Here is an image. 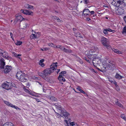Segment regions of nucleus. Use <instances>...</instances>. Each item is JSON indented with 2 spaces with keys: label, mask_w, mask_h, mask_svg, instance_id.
I'll return each mask as SVG.
<instances>
[{
  "label": "nucleus",
  "mask_w": 126,
  "mask_h": 126,
  "mask_svg": "<svg viewBox=\"0 0 126 126\" xmlns=\"http://www.w3.org/2000/svg\"><path fill=\"white\" fill-rule=\"evenodd\" d=\"M22 44V42L20 41H17V42L16 43V44L17 45H20Z\"/></svg>",
  "instance_id": "29"
},
{
  "label": "nucleus",
  "mask_w": 126,
  "mask_h": 126,
  "mask_svg": "<svg viewBox=\"0 0 126 126\" xmlns=\"http://www.w3.org/2000/svg\"><path fill=\"white\" fill-rule=\"evenodd\" d=\"M58 79L60 81L64 82L65 81V79L63 77L62 75H59L58 77Z\"/></svg>",
  "instance_id": "14"
},
{
  "label": "nucleus",
  "mask_w": 126,
  "mask_h": 126,
  "mask_svg": "<svg viewBox=\"0 0 126 126\" xmlns=\"http://www.w3.org/2000/svg\"><path fill=\"white\" fill-rule=\"evenodd\" d=\"M123 78V77L122 76L119 75V79H121Z\"/></svg>",
  "instance_id": "55"
},
{
  "label": "nucleus",
  "mask_w": 126,
  "mask_h": 126,
  "mask_svg": "<svg viewBox=\"0 0 126 126\" xmlns=\"http://www.w3.org/2000/svg\"><path fill=\"white\" fill-rule=\"evenodd\" d=\"M4 102L6 105L9 106L11 103L10 102L6 101H4Z\"/></svg>",
  "instance_id": "32"
},
{
  "label": "nucleus",
  "mask_w": 126,
  "mask_h": 126,
  "mask_svg": "<svg viewBox=\"0 0 126 126\" xmlns=\"http://www.w3.org/2000/svg\"><path fill=\"white\" fill-rule=\"evenodd\" d=\"M84 1V3L85 4H88V3H90V1L89 0H83Z\"/></svg>",
  "instance_id": "40"
},
{
  "label": "nucleus",
  "mask_w": 126,
  "mask_h": 126,
  "mask_svg": "<svg viewBox=\"0 0 126 126\" xmlns=\"http://www.w3.org/2000/svg\"><path fill=\"white\" fill-rule=\"evenodd\" d=\"M32 34L34 39L36 38L37 36L35 34Z\"/></svg>",
  "instance_id": "52"
},
{
  "label": "nucleus",
  "mask_w": 126,
  "mask_h": 126,
  "mask_svg": "<svg viewBox=\"0 0 126 126\" xmlns=\"http://www.w3.org/2000/svg\"><path fill=\"white\" fill-rule=\"evenodd\" d=\"M91 20L90 18L89 17H87L86 19V20L87 21H89Z\"/></svg>",
  "instance_id": "54"
},
{
  "label": "nucleus",
  "mask_w": 126,
  "mask_h": 126,
  "mask_svg": "<svg viewBox=\"0 0 126 126\" xmlns=\"http://www.w3.org/2000/svg\"><path fill=\"white\" fill-rule=\"evenodd\" d=\"M115 88L116 90L118 91H120V89L118 85H117V86H115Z\"/></svg>",
  "instance_id": "39"
},
{
  "label": "nucleus",
  "mask_w": 126,
  "mask_h": 126,
  "mask_svg": "<svg viewBox=\"0 0 126 126\" xmlns=\"http://www.w3.org/2000/svg\"><path fill=\"white\" fill-rule=\"evenodd\" d=\"M14 108L15 109L17 110H20L21 109L20 108H19L17 107L15 105Z\"/></svg>",
  "instance_id": "42"
},
{
  "label": "nucleus",
  "mask_w": 126,
  "mask_h": 126,
  "mask_svg": "<svg viewBox=\"0 0 126 126\" xmlns=\"http://www.w3.org/2000/svg\"><path fill=\"white\" fill-rule=\"evenodd\" d=\"M107 39L105 38L102 37L101 39V42L104 48H106L108 50H110L111 49V47L108 44Z\"/></svg>",
  "instance_id": "2"
},
{
  "label": "nucleus",
  "mask_w": 126,
  "mask_h": 126,
  "mask_svg": "<svg viewBox=\"0 0 126 126\" xmlns=\"http://www.w3.org/2000/svg\"><path fill=\"white\" fill-rule=\"evenodd\" d=\"M60 115L62 117L64 116L65 118L68 117V116L70 115V114L68 113L64 108L60 112Z\"/></svg>",
  "instance_id": "6"
},
{
  "label": "nucleus",
  "mask_w": 126,
  "mask_h": 126,
  "mask_svg": "<svg viewBox=\"0 0 126 126\" xmlns=\"http://www.w3.org/2000/svg\"><path fill=\"white\" fill-rule=\"evenodd\" d=\"M64 121L65 122V125L66 126H69V124L68 123L67 121V120H64Z\"/></svg>",
  "instance_id": "37"
},
{
  "label": "nucleus",
  "mask_w": 126,
  "mask_h": 126,
  "mask_svg": "<svg viewBox=\"0 0 126 126\" xmlns=\"http://www.w3.org/2000/svg\"><path fill=\"white\" fill-rule=\"evenodd\" d=\"M15 16L17 21H20L21 22L24 19V18H23L19 14L16 15Z\"/></svg>",
  "instance_id": "13"
},
{
  "label": "nucleus",
  "mask_w": 126,
  "mask_h": 126,
  "mask_svg": "<svg viewBox=\"0 0 126 126\" xmlns=\"http://www.w3.org/2000/svg\"><path fill=\"white\" fill-rule=\"evenodd\" d=\"M26 75L24 73H23L21 72H17L16 75V77L21 81L25 82L27 79L25 78Z\"/></svg>",
  "instance_id": "1"
},
{
  "label": "nucleus",
  "mask_w": 126,
  "mask_h": 126,
  "mask_svg": "<svg viewBox=\"0 0 126 126\" xmlns=\"http://www.w3.org/2000/svg\"><path fill=\"white\" fill-rule=\"evenodd\" d=\"M77 89L79 90V91H80V90H81V89H80V87L78 86V87L77 88Z\"/></svg>",
  "instance_id": "60"
},
{
  "label": "nucleus",
  "mask_w": 126,
  "mask_h": 126,
  "mask_svg": "<svg viewBox=\"0 0 126 126\" xmlns=\"http://www.w3.org/2000/svg\"><path fill=\"white\" fill-rule=\"evenodd\" d=\"M48 45L49 46H51L52 47H53L54 46V44L52 43H49L48 44Z\"/></svg>",
  "instance_id": "45"
},
{
  "label": "nucleus",
  "mask_w": 126,
  "mask_h": 126,
  "mask_svg": "<svg viewBox=\"0 0 126 126\" xmlns=\"http://www.w3.org/2000/svg\"><path fill=\"white\" fill-rule=\"evenodd\" d=\"M50 68L54 71V70H56L57 67V65L55 64L54 63H53L52 64L50 65Z\"/></svg>",
  "instance_id": "15"
},
{
  "label": "nucleus",
  "mask_w": 126,
  "mask_h": 126,
  "mask_svg": "<svg viewBox=\"0 0 126 126\" xmlns=\"http://www.w3.org/2000/svg\"><path fill=\"white\" fill-rule=\"evenodd\" d=\"M53 105L58 110V111L60 112L61 110H62L64 109V108H62L61 106L58 103L53 104Z\"/></svg>",
  "instance_id": "10"
},
{
  "label": "nucleus",
  "mask_w": 126,
  "mask_h": 126,
  "mask_svg": "<svg viewBox=\"0 0 126 126\" xmlns=\"http://www.w3.org/2000/svg\"><path fill=\"white\" fill-rule=\"evenodd\" d=\"M5 68L8 69V70H10V71L12 68V67L10 66H9L8 65H6Z\"/></svg>",
  "instance_id": "26"
},
{
  "label": "nucleus",
  "mask_w": 126,
  "mask_h": 126,
  "mask_svg": "<svg viewBox=\"0 0 126 126\" xmlns=\"http://www.w3.org/2000/svg\"><path fill=\"white\" fill-rule=\"evenodd\" d=\"M85 11H88V12H90V11L88 9H84L83 11V13L82 14V16H86V13L85 12Z\"/></svg>",
  "instance_id": "21"
},
{
  "label": "nucleus",
  "mask_w": 126,
  "mask_h": 126,
  "mask_svg": "<svg viewBox=\"0 0 126 126\" xmlns=\"http://www.w3.org/2000/svg\"><path fill=\"white\" fill-rule=\"evenodd\" d=\"M95 51L93 50V49L91 50L90 51L88 52L86 54L88 58L90 60H92L91 58H94V55H95V54H94Z\"/></svg>",
  "instance_id": "5"
},
{
  "label": "nucleus",
  "mask_w": 126,
  "mask_h": 126,
  "mask_svg": "<svg viewBox=\"0 0 126 126\" xmlns=\"http://www.w3.org/2000/svg\"><path fill=\"white\" fill-rule=\"evenodd\" d=\"M75 125V122H74L70 123V126H73Z\"/></svg>",
  "instance_id": "41"
},
{
  "label": "nucleus",
  "mask_w": 126,
  "mask_h": 126,
  "mask_svg": "<svg viewBox=\"0 0 126 126\" xmlns=\"http://www.w3.org/2000/svg\"><path fill=\"white\" fill-rule=\"evenodd\" d=\"M44 50L45 51H47L49 50V48H44Z\"/></svg>",
  "instance_id": "56"
},
{
  "label": "nucleus",
  "mask_w": 126,
  "mask_h": 126,
  "mask_svg": "<svg viewBox=\"0 0 126 126\" xmlns=\"http://www.w3.org/2000/svg\"><path fill=\"white\" fill-rule=\"evenodd\" d=\"M3 126H14V125L11 123L7 122L4 124Z\"/></svg>",
  "instance_id": "20"
},
{
  "label": "nucleus",
  "mask_w": 126,
  "mask_h": 126,
  "mask_svg": "<svg viewBox=\"0 0 126 126\" xmlns=\"http://www.w3.org/2000/svg\"><path fill=\"white\" fill-rule=\"evenodd\" d=\"M61 50L63 51V50L65 48L63 46H61L60 48Z\"/></svg>",
  "instance_id": "44"
},
{
  "label": "nucleus",
  "mask_w": 126,
  "mask_h": 126,
  "mask_svg": "<svg viewBox=\"0 0 126 126\" xmlns=\"http://www.w3.org/2000/svg\"><path fill=\"white\" fill-rule=\"evenodd\" d=\"M13 56L15 57H17V56H21V55L19 54H17L15 52H13Z\"/></svg>",
  "instance_id": "30"
},
{
  "label": "nucleus",
  "mask_w": 126,
  "mask_h": 126,
  "mask_svg": "<svg viewBox=\"0 0 126 126\" xmlns=\"http://www.w3.org/2000/svg\"><path fill=\"white\" fill-rule=\"evenodd\" d=\"M97 68L100 71L102 72H103V68H102L101 69H100L99 68Z\"/></svg>",
  "instance_id": "53"
},
{
  "label": "nucleus",
  "mask_w": 126,
  "mask_h": 126,
  "mask_svg": "<svg viewBox=\"0 0 126 126\" xmlns=\"http://www.w3.org/2000/svg\"><path fill=\"white\" fill-rule=\"evenodd\" d=\"M53 72V71L50 68H47L44 70L43 72H44V74L46 77L48 75V74H50L51 73Z\"/></svg>",
  "instance_id": "8"
},
{
  "label": "nucleus",
  "mask_w": 126,
  "mask_h": 126,
  "mask_svg": "<svg viewBox=\"0 0 126 126\" xmlns=\"http://www.w3.org/2000/svg\"><path fill=\"white\" fill-rule=\"evenodd\" d=\"M44 61V59H42L40 60L39 63H42Z\"/></svg>",
  "instance_id": "48"
},
{
  "label": "nucleus",
  "mask_w": 126,
  "mask_h": 126,
  "mask_svg": "<svg viewBox=\"0 0 126 126\" xmlns=\"http://www.w3.org/2000/svg\"><path fill=\"white\" fill-rule=\"evenodd\" d=\"M49 99L50 100L52 101H56L57 100V99L56 97L53 96H50Z\"/></svg>",
  "instance_id": "24"
},
{
  "label": "nucleus",
  "mask_w": 126,
  "mask_h": 126,
  "mask_svg": "<svg viewBox=\"0 0 126 126\" xmlns=\"http://www.w3.org/2000/svg\"><path fill=\"white\" fill-rule=\"evenodd\" d=\"M74 34H75V35L76 37H79L80 38H83V36L81 35L80 33L79 32H74Z\"/></svg>",
  "instance_id": "17"
},
{
  "label": "nucleus",
  "mask_w": 126,
  "mask_h": 126,
  "mask_svg": "<svg viewBox=\"0 0 126 126\" xmlns=\"http://www.w3.org/2000/svg\"><path fill=\"white\" fill-rule=\"evenodd\" d=\"M10 71L5 68L4 70V72L5 73L7 74L9 73Z\"/></svg>",
  "instance_id": "31"
},
{
  "label": "nucleus",
  "mask_w": 126,
  "mask_h": 126,
  "mask_svg": "<svg viewBox=\"0 0 126 126\" xmlns=\"http://www.w3.org/2000/svg\"><path fill=\"white\" fill-rule=\"evenodd\" d=\"M107 29H104L103 31V33L105 35H106L108 34V31H107Z\"/></svg>",
  "instance_id": "38"
},
{
  "label": "nucleus",
  "mask_w": 126,
  "mask_h": 126,
  "mask_svg": "<svg viewBox=\"0 0 126 126\" xmlns=\"http://www.w3.org/2000/svg\"><path fill=\"white\" fill-rule=\"evenodd\" d=\"M39 64L42 67H44L45 66L44 64L43 63H39Z\"/></svg>",
  "instance_id": "46"
},
{
  "label": "nucleus",
  "mask_w": 126,
  "mask_h": 126,
  "mask_svg": "<svg viewBox=\"0 0 126 126\" xmlns=\"http://www.w3.org/2000/svg\"><path fill=\"white\" fill-rule=\"evenodd\" d=\"M66 72L65 71H62L60 73L59 75H62L63 76H64V75L66 74Z\"/></svg>",
  "instance_id": "33"
},
{
  "label": "nucleus",
  "mask_w": 126,
  "mask_h": 126,
  "mask_svg": "<svg viewBox=\"0 0 126 126\" xmlns=\"http://www.w3.org/2000/svg\"><path fill=\"white\" fill-rule=\"evenodd\" d=\"M112 5L117 7H119L121 5L122 6H120V7H123L122 4L124 3L120 0H113L112 1ZM121 9V8H120L118 9V12H120L119 10Z\"/></svg>",
  "instance_id": "3"
},
{
  "label": "nucleus",
  "mask_w": 126,
  "mask_h": 126,
  "mask_svg": "<svg viewBox=\"0 0 126 126\" xmlns=\"http://www.w3.org/2000/svg\"><path fill=\"white\" fill-rule=\"evenodd\" d=\"M93 64L94 66H95L94 64H98L100 63L101 61V60L99 58L95 57L94 56L92 60Z\"/></svg>",
  "instance_id": "7"
},
{
  "label": "nucleus",
  "mask_w": 126,
  "mask_h": 126,
  "mask_svg": "<svg viewBox=\"0 0 126 126\" xmlns=\"http://www.w3.org/2000/svg\"><path fill=\"white\" fill-rule=\"evenodd\" d=\"M78 59L77 61L79 62L80 63L82 64L83 63V62L82 60L79 58V57H78Z\"/></svg>",
  "instance_id": "36"
},
{
  "label": "nucleus",
  "mask_w": 126,
  "mask_h": 126,
  "mask_svg": "<svg viewBox=\"0 0 126 126\" xmlns=\"http://www.w3.org/2000/svg\"><path fill=\"white\" fill-rule=\"evenodd\" d=\"M115 103L117 105L120 107L123 108V105L119 103L118 101L115 102Z\"/></svg>",
  "instance_id": "25"
},
{
  "label": "nucleus",
  "mask_w": 126,
  "mask_h": 126,
  "mask_svg": "<svg viewBox=\"0 0 126 126\" xmlns=\"http://www.w3.org/2000/svg\"><path fill=\"white\" fill-rule=\"evenodd\" d=\"M80 91L81 92V93H83V94L85 93V92H84V91L82 89H81V90H80Z\"/></svg>",
  "instance_id": "58"
},
{
  "label": "nucleus",
  "mask_w": 126,
  "mask_h": 126,
  "mask_svg": "<svg viewBox=\"0 0 126 126\" xmlns=\"http://www.w3.org/2000/svg\"><path fill=\"white\" fill-rule=\"evenodd\" d=\"M0 68L3 69L5 65V63L4 62V60L2 58L0 60Z\"/></svg>",
  "instance_id": "11"
},
{
  "label": "nucleus",
  "mask_w": 126,
  "mask_h": 126,
  "mask_svg": "<svg viewBox=\"0 0 126 126\" xmlns=\"http://www.w3.org/2000/svg\"><path fill=\"white\" fill-rule=\"evenodd\" d=\"M63 51L67 53H71L72 52V51L70 49H68L65 48Z\"/></svg>",
  "instance_id": "23"
},
{
  "label": "nucleus",
  "mask_w": 126,
  "mask_h": 126,
  "mask_svg": "<svg viewBox=\"0 0 126 126\" xmlns=\"http://www.w3.org/2000/svg\"><path fill=\"white\" fill-rule=\"evenodd\" d=\"M31 95H33V96H35L34 95V94L33 93L31 92H29V93Z\"/></svg>",
  "instance_id": "62"
},
{
  "label": "nucleus",
  "mask_w": 126,
  "mask_h": 126,
  "mask_svg": "<svg viewBox=\"0 0 126 126\" xmlns=\"http://www.w3.org/2000/svg\"><path fill=\"white\" fill-rule=\"evenodd\" d=\"M115 67H116L115 65L114 64L112 63L111 69L112 70L114 69L115 68Z\"/></svg>",
  "instance_id": "34"
},
{
  "label": "nucleus",
  "mask_w": 126,
  "mask_h": 126,
  "mask_svg": "<svg viewBox=\"0 0 126 126\" xmlns=\"http://www.w3.org/2000/svg\"><path fill=\"white\" fill-rule=\"evenodd\" d=\"M44 74V72H43V73L40 72H38V75L42 78H44L46 77Z\"/></svg>",
  "instance_id": "22"
},
{
  "label": "nucleus",
  "mask_w": 126,
  "mask_h": 126,
  "mask_svg": "<svg viewBox=\"0 0 126 126\" xmlns=\"http://www.w3.org/2000/svg\"><path fill=\"white\" fill-rule=\"evenodd\" d=\"M111 49H112V51H113L116 53L120 54H122L121 52L118 49H115L114 48H111Z\"/></svg>",
  "instance_id": "19"
},
{
  "label": "nucleus",
  "mask_w": 126,
  "mask_h": 126,
  "mask_svg": "<svg viewBox=\"0 0 126 126\" xmlns=\"http://www.w3.org/2000/svg\"><path fill=\"white\" fill-rule=\"evenodd\" d=\"M113 83L115 84V86H117V82L116 81H114Z\"/></svg>",
  "instance_id": "61"
},
{
  "label": "nucleus",
  "mask_w": 126,
  "mask_h": 126,
  "mask_svg": "<svg viewBox=\"0 0 126 126\" xmlns=\"http://www.w3.org/2000/svg\"><path fill=\"white\" fill-rule=\"evenodd\" d=\"M107 29V31L110 32H115V30H112L109 28Z\"/></svg>",
  "instance_id": "35"
},
{
  "label": "nucleus",
  "mask_w": 126,
  "mask_h": 126,
  "mask_svg": "<svg viewBox=\"0 0 126 126\" xmlns=\"http://www.w3.org/2000/svg\"><path fill=\"white\" fill-rule=\"evenodd\" d=\"M2 57L7 59L9 60L10 57L8 56V54L7 52L4 51L2 54Z\"/></svg>",
  "instance_id": "12"
},
{
  "label": "nucleus",
  "mask_w": 126,
  "mask_h": 126,
  "mask_svg": "<svg viewBox=\"0 0 126 126\" xmlns=\"http://www.w3.org/2000/svg\"><path fill=\"white\" fill-rule=\"evenodd\" d=\"M20 12L21 13H23V14L28 15L32 16L33 12L30 11L29 10H23L21 9L20 10Z\"/></svg>",
  "instance_id": "9"
},
{
  "label": "nucleus",
  "mask_w": 126,
  "mask_h": 126,
  "mask_svg": "<svg viewBox=\"0 0 126 126\" xmlns=\"http://www.w3.org/2000/svg\"><path fill=\"white\" fill-rule=\"evenodd\" d=\"M94 50L93 49V50H94V51H95H95L97 50L98 49V48H97V47H94Z\"/></svg>",
  "instance_id": "63"
},
{
  "label": "nucleus",
  "mask_w": 126,
  "mask_h": 126,
  "mask_svg": "<svg viewBox=\"0 0 126 126\" xmlns=\"http://www.w3.org/2000/svg\"><path fill=\"white\" fill-rule=\"evenodd\" d=\"M121 1L124 3L122 4L123 7H126V0H122Z\"/></svg>",
  "instance_id": "27"
},
{
  "label": "nucleus",
  "mask_w": 126,
  "mask_h": 126,
  "mask_svg": "<svg viewBox=\"0 0 126 126\" xmlns=\"http://www.w3.org/2000/svg\"><path fill=\"white\" fill-rule=\"evenodd\" d=\"M122 34H124L126 32V26H125L123 28L122 31Z\"/></svg>",
  "instance_id": "28"
},
{
  "label": "nucleus",
  "mask_w": 126,
  "mask_h": 126,
  "mask_svg": "<svg viewBox=\"0 0 126 126\" xmlns=\"http://www.w3.org/2000/svg\"><path fill=\"white\" fill-rule=\"evenodd\" d=\"M14 105H13L11 103H10V104L9 106L14 108Z\"/></svg>",
  "instance_id": "50"
},
{
  "label": "nucleus",
  "mask_w": 126,
  "mask_h": 126,
  "mask_svg": "<svg viewBox=\"0 0 126 126\" xmlns=\"http://www.w3.org/2000/svg\"><path fill=\"white\" fill-rule=\"evenodd\" d=\"M119 74H118V73H117L116 74L115 77L117 79H119Z\"/></svg>",
  "instance_id": "43"
},
{
  "label": "nucleus",
  "mask_w": 126,
  "mask_h": 126,
  "mask_svg": "<svg viewBox=\"0 0 126 126\" xmlns=\"http://www.w3.org/2000/svg\"><path fill=\"white\" fill-rule=\"evenodd\" d=\"M24 90L25 91V92L28 93H29V92H30V91H29L28 89L26 88H25L24 89Z\"/></svg>",
  "instance_id": "47"
},
{
  "label": "nucleus",
  "mask_w": 126,
  "mask_h": 126,
  "mask_svg": "<svg viewBox=\"0 0 126 126\" xmlns=\"http://www.w3.org/2000/svg\"><path fill=\"white\" fill-rule=\"evenodd\" d=\"M24 7L27 9H33L34 8H33V6L31 5H30L29 4H26L24 5Z\"/></svg>",
  "instance_id": "16"
},
{
  "label": "nucleus",
  "mask_w": 126,
  "mask_h": 126,
  "mask_svg": "<svg viewBox=\"0 0 126 126\" xmlns=\"http://www.w3.org/2000/svg\"><path fill=\"white\" fill-rule=\"evenodd\" d=\"M125 115H121V117L123 119H124Z\"/></svg>",
  "instance_id": "64"
},
{
  "label": "nucleus",
  "mask_w": 126,
  "mask_h": 126,
  "mask_svg": "<svg viewBox=\"0 0 126 126\" xmlns=\"http://www.w3.org/2000/svg\"><path fill=\"white\" fill-rule=\"evenodd\" d=\"M4 51L2 50V49H0V54H3V53L4 52Z\"/></svg>",
  "instance_id": "49"
},
{
  "label": "nucleus",
  "mask_w": 126,
  "mask_h": 126,
  "mask_svg": "<svg viewBox=\"0 0 126 126\" xmlns=\"http://www.w3.org/2000/svg\"><path fill=\"white\" fill-rule=\"evenodd\" d=\"M112 63L110 62H109V63L107 64V63L106 62V61H105V62L104 63H103V64L105 65V64L106 65L107 67H109L110 68H111V65Z\"/></svg>",
  "instance_id": "18"
},
{
  "label": "nucleus",
  "mask_w": 126,
  "mask_h": 126,
  "mask_svg": "<svg viewBox=\"0 0 126 126\" xmlns=\"http://www.w3.org/2000/svg\"><path fill=\"white\" fill-rule=\"evenodd\" d=\"M30 38L31 39H33V36H32V34H31L30 36Z\"/></svg>",
  "instance_id": "59"
},
{
  "label": "nucleus",
  "mask_w": 126,
  "mask_h": 126,
  "mask_svg": "<svg viewBox=\"0 0 126 126\" xmlns=\"http://www.w3.org/2000/svg\"><path fill=\"white\" fill-rule=\"evenodd\" d=\"M103 72H106V67H103Z\"/></svg>",
  "instance_id": "51"
},
{
  "label": "nucleus",
  "mask_w": 126,
  "mask_h": 126,
  "mask_svg": "<svg viewBox=\"0 0 126 126\" xmlns=\"http://www.w3.org/2000/svg\"><path fill=\"white\" fill-rule=\"evenodd\" d=\"M88 12L90 13H91V14L92 15L94 14V11H90V12Z\"/></svg>",
  "instance_id": "57"
},
{
  "label": "nucleus",
  "mask_w": 126,
  "mask_h": 126,
  "mask_svg": "<svg viewBox=\"0 0 126 126\" xmlns=\"http://www.w3.org/2000/svg\"><path fill=\"white\" fill-rule=\"evenodd\" d=\"M12 86V83L10 82L4 83L2 85V86L3 88L7 90L11 89Z\"/></svg>",
  "instance_id": "4"
}]
</instances>
